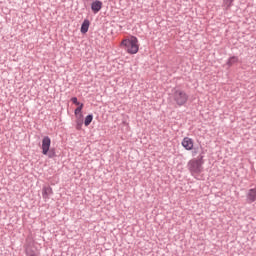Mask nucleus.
I'll return each instance as SVG.
<instances>
[{
  "instance_id": "nucleus-1",
  "label": "nucleus",
  "mask_w": 256,
  "mask_h": 256,
  "mask_svg": "<svg viewBox=\"0 0 256 256\" xmlns=\"http://www.w3.org/2000/svg\"><path fill=\"white\" fill-rule=\"evenodd\" d=\"M203 153L199 154L197 158L190 160L187 164L188 171H190L194 179H199L197 175L203 173V165L205 164Z\"/></svg>"
},
{
  "instance_id": "nucleus-2",
  "label": "nucleus",
  "mask_w": 256,
  "mask_h": 256,
  "mask_svg": "<svg viewBox=\"0 0 256 256\" xmlns=\"http://www.w3.org/2000/svg\"><path fill=\"white\" fill-rule=\"evenodd\" d=\"M121 45L129 55H136V53H139V40L135 36H131L130 39H124Z\"/></svg>"
},
{
  "instance_id": "nucleus-3",
  "label": "nucleus",
  "mask_w": 256,
  "mask_h": 256,
  "mask_svg": "<svg viewBox=\"0 0 256 256\" xmlns=\"http://www.w3.org/2000/svg\"><path fill=\"white\" fill-rule=\"evenodd\" d=\"M172 99L178 107H185L189 101V94L185 90L174 88L172 90Z\"/></svg>"
},
{
  "instance_id": "nucleus-4",
  "label": "nucleus",
  "mask_w": 256,
  "mask_h": 256,
  "mask_svg": "<svg viewBox=\"0 0 256 256\" xmlns=\"http://www.w3.org/2000/svg\"><path fill=\"white\" fill-rule=\"evenodd\" d=\"M42 155H47L49 159L57 157L55 148H51V138L49 136L42 139Z\"/></svg>"
},
{
  "instance_id": "nucleus-5",
  "label": "nucleus",
  "mask_w": 256,
  "mask_h": 256,
  "mask_svg": "<svg viewBox=\"0 0 256 256\" xmlns=\"http://www.w3.org/2000/svg\"><path fill=\"white\" fill-rule=\"evenodd\" d=\"M182 147L186 149V151H193V139L189 137H184L181 142Z\"/></svg>"
},
{
  "instance_id": "nucleus-6",
  "label": "nucleus",
  "mask_w": 256,
  "mask_h": 256,
  "mask_svg": "<svg viewBox=\"0 0 256 256\" xmlns=\"http://www.w3.org/2000/svg\"><path fill=\"white\" fill-rule=\"evenodd\" d=\"M246 201L247 203H255L256 201V188H251L246 193Z\"/></svg>"
},
{
  "instance_id": "nucleus-7",
  "label": "nucleus",
  "mask_w": 256,
  "mask_h": 256,
  "mask_svg": "<svg viewBox=\"0 0 256 256\" xmlns=\"http://www.w3.org/2000/svg\"><path fill=\"white\" fill-rule=\"evenodd\" d=\"M103 9V2L100 0H95L91 3V10L94 14L99 13Z\"/></svg>"
},
{
  "instance_id": "nucleus-8",
  "label": "nucleus",
  "mask_w": 256,
  "mask_h": 256,
  "mask_svg": "<svg viewBox=\"0 0 256 256\" xmlns=\"http://www.w3.org/2000/svg\"><path fill=\"white\" fill-rule=\"evenodd\" d=\"M51 195H53V188H51V186H44L42 189L43 199H49Z\"/></svg>"
},
{
  "instance_id": "nucleus-9",
  "label": "nucleus",
  "mask_w": 256,
  "mask_h": 256,
  "mask_svg": "<svg viewBox=\"0 0 256 256\" xmlns=\"http://www.w3.org/2000/svg\"><path fill=\"white\" fill-rule=\"evenodd\" d=\"M89 25H91V22H89V19H85L80 28L82 35H85L89 31Z\"/></svg>"
},
{
  "instance_id": "nucleus-10",
  "label": "nucleus",
  "mask_w": 256,
  "mask_h": 256,
  "mask_svg": "<svg viewBox=\"0 0 256 256\" xmlns=\"http://www.w3.org/2000/svg\"><path fill=\"white\" fill-rule=\"evenodd\" d=\"M235 63H239V57L237 56H231L227 62L226 65H228V67H233V65H235Z\"/></svg>"
},
{
  "instance_id": "nucleus-11",
  "label": "nucleus",
  "mask_w": 256,
  "mask_h": 256,
  "mask_svg": "<svg viewBox=\"0 0 256 256\" xmlns=\"http://www.w3.org/2000/svg\"><path fill=\"white\" fill-rule=\"evenodd\" d=\"M82 127H83V114H79V116L76 120V129H77V131H81Z\"/></svg>"
},
{
  "instance_id": "nucleus-12",
  "label": "nucleus",
  "mask_w": 256,
  "mask_h": 256,
  "mask_svg": "<svg viewBox=\"0 0 256 256\" xmlns=\"http://www.w3.org/2000/svg\"><path fill=\"white\" fill-rule=\"evenodd\" d=\"M235 0H223V7H225L226 11H229L231 7H233V2Z\"/></svg>"
},
{
  "instance_id": "nucleus-13",
  "label": "nucleus",
  "mask_w": 256,
  "mask_h": 256,
  "mask_svg": "<svg viewBox=\"0 0 256 256\" xmlns=\"http://www.w3.org/2000/svg\"><path fill=\"white\" fill-rule=\"evenodd\" d=\"M92 122H93V114H88V115L85 117V120H84V125H85V127H89Z\"/></svg>"
},
{
  "instance_id": "nucleus-14",
  "label": "nucleus",
  "mask_w": 256,
  "mask_h": 256,
  "mask_svg": "<svg viewBox=\"0 0 256 256\" xmlns=\"http://www.w3.org/2000/svg\"><path fill=\"white\" fill-rule=\"evenodd\" d=\"M83 107H84V104L81 103V104L78 105V107L74 110V114L76 115L77 118H79V115H83V113H82Z\"/></svg>"
},
{
  "instance_id": "nucleus-15",
  "label": "nucleus",
  "mask_w": 256,
  "mask_h": 256,
  "mask_svg": "<svg viewBox=\"0 0 256 256\" xmlns=\"http://www.w3.org/2000/svg\"><path fill=\"white\" fill-rule=\"evenodd\" d=\"M71 101H72V103L74 104V105H81V103L79 102V100L77 99V97H72L71 98Z\"/></svg>"
},
{
  "instance_id": "nucleus-16",
  "label": "nucleus",
  "mask_w": 256,
  "mask_h": 256,
  "mask_svg": "<svg viewBox=\"0 0 256 256\" xmlns=\"http://www.w3.org/2000/svg\"><path fill=\"white\" fill-rule=\"evenodd\" d=\"M197 153H198L197 148H192V156L195 157Z\"/></svg>"
},
{
  "instance_id": "nucleus-17",
  "label": "nucleus",
  "mask_w": 256,
  "mask_h": 256,
  "mask_svg": "<svg viewBox=\"0 0 256 256\" xmlns=\"http://www.w3.org/2000/svg\"><path fill=\"white\" fill-rule=\"evenodd\" d=\"M26 256H37V254L35 252H26Z\"/></svg>"
},
{
  "instance_id": "nucleus-18",
  "label": "nucleus",
  "mask_w": 256,
  "mask_h": 256,
  "mask_svg": "<svg viewBox=\"0 0 256 256\" xmlns=\"http://www.w3.org/2000/svg\"><path fill=\"white\" fill-rule=\"evenodd\" d=\"M83 1L89 2V1H93V0H83Z\"/></svg>"
}]
</instances>
